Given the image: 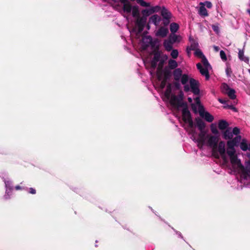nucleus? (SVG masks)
I'll return each mask as SVG.
<instances>
[{"mask_svg": "<svg viewBox=\"0 0 250 250\" xmlns=\"http://www.w3.org/2000/svg\"><path fill=\"white\" fill-rule=\"evenodd\" d=\"M226 152L234 170L241 173L244 178H249L250 176V161L246 162L244 166L238 158L235 149H227Z\"/></svg>", "mask_w": 250, "mask_h": 250, "instance_id": "nucleus-1", "label": "nucleus"}, {"mask_svg": "<svg viewBox=\"0 0 250 250\" xmlns=\"http://www.w3.org/2000/svg\"><path fill=\"white\" fill-rule=\"evenodd\" d=\"M219 137L210 134H206L205 132H201L199 134L197 139V145L199 148L206 145L212 149H215L217 146Z\"/></svg>", "mask_w": 250, "mask_h": 250, "instance_id": "nucleus-2", "label": "nucleus"}, {"mask_svg": "<svg viewBox=\"0 0 250 250\" xmlns=\"http://www.w3.org/2000/svg\"><path fill=\"white\" fill-rule=\"evenodd\" d=\"M182 96L181 93L179 97L171 94V85L169 84L167 87V89L163 95V100L168 101L172 107L178 108L182 105Z\"/></svg>", "mask_w": 250, "mask_h": 250, "instance_id": "nucleus-3", "label": "nucleus"}, {"mask_svg": "<svg viewBox=\"0 0 250 250\" xmlns=\"http://www.w3.org/2000/svg\"><path fill=\"white\" fill-rule=\"evenodd\" d=\"M180 79L181 83L184 85L185 91L191 90L195 95L199 94L198 82L195 80L189 79L187 74H183Z\"/></svg>", "mask_w": 250, "mask_h": 250, "instance_id": "nucleus-4", "label": "nucleus"}, {"mask_svg": "<svg viewBox=\"0 0 250 250\" xmlns=\"http://www.w3.org/2000/svg\"><path fill=\"white\" fill-rule=\"evenodd\" d=\"M123 4L122 9H120V12L122 14H129L132 12L133 17H138L139 15V9L138 6H132L128 0H119Z\"/></svg>", "mask_w": 250, "mask_h": 250, "instance_id": "nucleus-5", "label": "nucleus"}, {"mask_svg": "<svg viewBox=\"0 0 250 250\" xmlns=\"http://www.w3.org/2000/svg\"><path fill=\"white\" fill-rule=\"evenodd\" d=\"M195 102L197 104L198 107V111L200 116L204 119L207 122L210 123L214 120L213 116L211 115L208 112L206 111L204 107L200 103V99L199 97H196L194 99Z\"/></svg>", "mask_w": 250, "mask_h": 250, "instance_id": "nucleus-6", "label": "nucleus"}, {"mask_svg": "<svg viewBox=\"0 0 250 250\" xmlns=\"http://www.w3.org/2000/svg\"><path fill=\"white\" fill-rule=\"evenodd\" d=\"M136 18L135 22V26L132 29L131 31L129 30L131 34L135 33L137 36L140 34L144 29V26L146 21V17H140L139 15L138 17H135Z\"/></svg>", "mask_w": 250, "mask_h": 250, "instance_id": "nucleus-7", "label": "nucleus"}, {"mask_svg": "<svg viewBox=\"0 0 250 250\" xmlns=\"http://www.w3.org/2000/svg\"><path fill=\"white\" fill-rule=\"evenodd\" d=\"M202 63L203 66L201 63H198L196 64V66L201 74L205 76L206 80H208L209 78L208 69L211 68V66L205 57L202 59Z\"/></svg>", "mask_w": 250, "mask_h": 250, "instance_id": "nucleus-8", "label": "nucleus"}, {"mask_svg": "<svg viewBox=\"0 0 250 250\" xmlns=\"http://www.w3.org/2000/svg\"><path fill=\"white\" fill-rule=\"evenodd\" d=\"M159 58L160 56L156 53L152 60H149L148 58H146L143 59V62L146 68L148 66H150L151 68L154 69L157 66V62L159 60Z\"/></svg>", "mask_w": 250, "mask_h": 250, "instance_id": "nucleus-9", "label": "nucleus"}, {"mask_svg": "<svg viewBox=\"0 0 250 250\" xmlns=\"http://www.w3.org/2000/svg\"><path fill=\"white\" fill-rule=\"evenodd\" d=\"M182 120L184 123L187 125H192L193 122L191 119L190 114L187 107H184L182 109Z\"/></svg>", "mask_w": 250, "mask_h": 250, "instance_id": "nucleus-10", "label": "nucleus"}, {"mask_svg": "<svg viewBox=\"0 0 250 250\" xmlns=\"http://www.w3.org/2000/svg\"><path fill=\"white\" fill-rule=\"evenodd\" d=\"M242 140L241 136L237 135L234 138L228 141L227 149H235L234 146H238Z\"/></svg>", "mask_w": 250, "mask_h": 250, "instance_id": "nucleus-11", "label": "nucleus"}, {"mask_svg": "<svg viewBox=\"0 0 250 250\" xmlns=\"http://www.w3.org/2000/svg\"><path fill=\"white\" fill-rule=\"evenodd\" d=\"M152 38L150 36H145L142 38L141 42L142 51L146 50L147 48L151 44Z\"/></svg>", "mask_w": 250, "mask_h": 250, "instance_id": "nucleus-12", "label": "nucleus"}, {"mask_svg": "<svg viewBox=\"0 0 250 250\" xmlns=\"http://www.w3.org/2000/svg\"><path fill=\"white\" fill-rule=\"evenodd\" d=\"M185 129L188 133L191 135V139L195 142L197 143V139L196 138V132L195 128L193 127V123L191 125H187V126L185 127Z\"/></svg>", "mask_w": 250, "mask_h": 250, "instance_id": "nucleus-13", "label": "nucleus"}, {"mask_svg": "<svg viewBox=\"0 0 250 250\" xmlns=\"http://www.w3.org/2000/svg\"><path fill=\"white\" fill-rule=\"evenodd\" d=\"M5 186L6 188L5 194L4 195L5 199H8L10 198L12 194V190L13 188L12 187V183L9 181H4Z\"/></svg>", "mask_w": 250, "mask_h": 250, "instance_id": "nucleus-14", "label": "nucleus"}, {"mask_svg": "<svg viewBox=\"0 0 250 250\" xmlns=\"http://www.w3.org/2000/svg\"><path fill=\"white\" fill-rule=\"evenodd\" d=\"M218 150L221 156L223 158L225 162L227 161V158L226 157V149H225V143L223 141H221L218 146Z\"/></svg>", "mask_w": 250, "mask_h": 250, "instance_id": "nucleus-15", "label": "nucleus"}, {"mask_svg": "<svg viewBox=\"0 0 250 250\" xmlns=\"http://www.w3.org/2000/svg\"><path fill=\"white\" fill-rule=\"evenodd\" d=\"M168 33V30L167 28L161 27L156 32L157 37L164 38L166 37Z\"/></svg>", "mask_w": 250, "mask_h": 250, "instance_id": "nucleus-16", "label": "nucleus"}, {"mask_svg": "<svg viewBox=\"0 0 250 250\" xmlns=\"http://www.w3.org/2000/svg\"><path fill=\"white\" fill-rule=\"evenodd\" d=\"M239 146L243 151H250V143H249L248 140L245 139L242 140L239 144Z\"/></svg>", "mask_w": 250, "mask_h": 250, "instance_id": "nucleus-17", "label": "nucleus"}, {"mask_svg": "<svg viewBox=\"0 0 250 250\" xmlns=\"http://www.w3.org/2000/svg\"><path fill=\"white\" fill-rule=\"evenodd\" d=\"M161 21V18L158 15H154L149 19V23L158 26Z\"/></svg>", "mask_w": 250, "mask_h": 250, "instance_id": "nucleus-18", "label": "nucleus"}, {"mask_svg": "<svg viewBox=\"0 0 250 250\" xmlns=\"http://www.w3.org/2000/svg\"><path fill=\"white\" fill-rule=\"evenodd\" d=\"M233 137V135L231 131V128H227L225 131L223 132V137L225 139H231Z\"/></svg>", "mask_w": 250, "mask_h": 250, "instance_id": "nucleus-19", "label": "nucleus"}, {"mask_svg": "<svg viewBox=\"0 0 250 250\" xmlns=\"http://www.w3.org/2000/svg\"><path fill=\"white\" fill-rule=\"evenodd\" d=\"M173 44V43L169 39L165 40L163 43L164 46L167 51H170L172 50Z\"/></svg>", "mask_w": 250, "mask_h": 250, "instance_id": "nucleus-20", "label": "nucleus"}, {"mask_svg": "<svg viewBox=\"0 0 250 250\" xmlns=\"http://www.w3.org/2000/svg\"><path fill=\"white\" fill-rule=\"evenodd\" d=\"M182 71L180 68H176L173 71V77L175 80L178 81L182 76Z\"/></svg>", "mask_w": 250, "mask_h": 250, "instance_id": "nucleus-21", "label": "nucleus"}, {"mask_svg": "<svg viewBox=\"0 0 250 250\" xmlns=\"http://www.w3.org/2000/svg\"><path fill=\"white\" fill-rule=\"evenodd\" d=\"M169 39L174 43L175 42H179L181 40V37L174 33H171L169 37Z\"/></svg>", "mask_w": 250, "mask_h": 250, "instance_id": "nucleus-22", "label": "nucleus"}, {"mask_svg": "<svg viewBox=\"0 0 250 250\" xmlns=\"http://www.w3.org/2000/svg\"><path fill=\"white\" fill-rule=\"evenodd\" d=\"M229 125L228 122L225 120H221L218 122V127L221 130L227 129Z\"/></svg>", "mask_w": 250, "mask_h": 250, "instance_id": "nucleus-23", "label": "nucleus"}, {"mask_svg": "<svg viewBox=\"0 0 250 250\" xmlns=\"http://www.w3.org/2000/svg\"><path fill=\"white\" fill-rule=\"evenodd\" d=\"M200 7L198 10V14L203 17H207L208 14L207 10L203 5H200Z\"/></svg>", "mask_w": 250, "mask_h": 250, "instance_id": "nucleus-24", "label": "nucleus"}, {"mask_svg": "<svg viewBox=\"0 0 250 250\" xmlns=\"http://www.w3.org/2000/svg\"><path fill=\"white\" fill-rule=\"evenodd\" d=\"M161 15L163 19H170L171 14L166 8L163 7L161 10Z\"/></svg>", "mask_w": 250, "mask_h": 250, "instance_id": "nucleus-25", "label": "nucleus"}, {"mask_svg": "<svg viewBox=\"0 0 250 250\" xmlns=\"http://www.w3.org/2000/svg\"><path fill=\"white\" fill-rule=\"evenodd\" d=\"M238 57L239 59L244 61L246 62H248L249 61V59L248 57L245 56L244 55V51L243 50H239L238 52Z\"/></svg>", "mask_w": 250, "mask_h": 250, "instance_id": "nucleus-26", "label": "nucleus"}, {"mask_svg": "<svg viewBox=\"0 0 250 250\" xmlns=\"http://www.w3.org/2000/svg\"><path fill=\"white\" fill-rule=\"evenodd\" d=\"M168 65L170 69H174L178 66V63L176 61L173 59H170L168 62Z\"/></svg>", "mask_w": 250, "mask_h": 250, "instance_id": "nucleus-27", "label": "nucleus"}, {"mask_svg": "<svg viewBox=\"0 0 250 250\" xmlns=\"http://www.w3.org/2000/svg\"><path fill=\"white\" fill-rule=\"evenodd\" d=\"M210 130L212 134L214 135V136H217L219 137V132L217 128L216 124H212L210 125Z\"/></svg>", "mask_w": 250, "mask_h": 250, "instance_id": "nucleus-28", "label": "nucleus"}, {"mask_svg": "<svg viewBox=\"0 0 250 250\" xmlns=\"http://www.w3.org/2000/svg\"><path fill=\"white\" fill-rule=\"evenodd\" d=\"M179 25L175 22H172L170 25V30L171 33H176L179 29Z\"/></svg>", "mask_w": 250, "mask_h": 250, "instance_id": "nucleus-29", "label": "nucleus"}, {"mask_svg": "<svg viewBox=\"0 0 250 250\" xmlns=\"http://www.w3.org/2000/svg\"><path fill=\"white\" fill-rule=\"evenodd\" d=\"M197 126L198 129L201 131V132H204L203 130L205 127V124L201 120L197 121Z\"/></svg>", "mask_w": 250, "mask_h": 250, "instance_id": "nucleus-30", "label": "nucleus"}, {"mask_svg": "<svg viewBox=\"0 0 250 250\" xmlns=\"http://www.w3.org/2000/svg\"><path fill=\"white\" fill-rule=\"evenodd\" d=\"M227 94L231 99L233 100L236 98L235 91L233 89L230 88Z\"/></svg>", "mask_w": 250, "mask_h": 250, "instance_id": "nucleus-31", "label": "nucleus"}, {"mask_svg": "<svg viewBox=\"0 0 250 250\" xmlns=\"http://www.w3.org/2000/svg\"><path fill=\"white\" fill-rule=\"evenodd\" d=\"M142 13L143 15V17H146V18L147 17L152 14L150 8L143 10L142 11Z\"/></svg>", "mask_w": 250, "mask_h": 250, "instance_id": "nucleus-32", "label": "nucleus"}, {"mask_svg": "<svg viewBox=\"0 0 250 250\" xmlns=\"http://www.w3.org/2000/svg\"><path fill=\"white\" fill-rule=\"evenodd\" d=\"M198 43L197 42H195L194 41H193V42L191 43L190 46L189 47H188V50L189 49L190 50H196V49H198Z\"/></svg>", "mask_w": 250, "mask_h": 250, "instance_id": "nucleus-33", "label": "nucleus"}, {"mask_svg": "<svg viewBox=\"0 0 250 250\" xmlns=\"http://www.w3.org/2000/svg\"><path fill=\"white\" fill-rule=\"evenodd\" d=\"M171 51V53H170L171 57L173 59H176V58H177L178 55H179V52H178V50L172 49V50Z\"/></svg>", "mask_w": 250, "mask_h": 250, "instance_id": "nucleus-34", "label": "nucleus"}, {"mask_svg": "<svg viewBox=\"0 0 250 250\" xmlns=\"http://www.w3.org/2000/svg\"><path fill=\"white\" fill-rule=\"evenodd\" d=\"M194 54L196 56L200 58H201V59H203L204 57H205L202 52L199 49H196L194 52Z\"/></svg>", "mask_w": 250, "mask_h": 250, "instance_id": "nucleus-35", "label": "nucleus"}, {"mask_svg": "<svg viewBox=\"0 0 250 250\" xmlns=\"http://www.w3.org/2000/svg\"><path fill=\"white\" fill-rule=\"evenodd\" d=\"M222 91L226 93L230 89V88L229 86V85L226 83H223L222 85Z\"/></svg>", "mask_w": 250, "mask_h": 250, "instance_id": "nucleus-36", "label": "nucleus"}, {"mask_svg": "<svg viewBox=\"0 0 250 250\" xmlns=\"http://www.w3.org/2000/svg\"><path fill=\"white\" fill-rule=\"evenodd\" d=\"M199 5H203L204 6L206 5L208 8H211L212 7V4L209 1H206L204 2H200Z\"/></svg>", "mask_w": 250, "mask_h": 250, "instance_id": "nucleus-37", "label": "nucleus"}, {"mask_svg": "<svg viewBox=\"0 0 250 250\" xmlns=\"http://www.w3.org/2000/svg\"><path fill=\"white\" fill-rule=\"evenodd\" d=\"M150 8V10H151L152 14L155 12H159L161 9L160 6H158V5L151 7Z\"/></svg>", "mask_w": 250, "mask_h": 250, "instance_id": "nucleus-38", "label": "nucleus"}, {"mask_svg": "<svg viewBox=\"0 0 250 250\" xmlns=\"http://www.w3.org/2000/svg\"><path fill=\"white\" fill-rule=\"evenodd\" d=\"M220 56L221 59L223 61H226L227 60V56L225 52L223 50H221L220 52Z\"/></svg>", "mask_w": 250, "mask_h": 250, "instance_id": "nucleus-39", "label": "nucleus"}, {"mask_svg": "<svg viewBox=\"0 0 250 250\" xmlns=\"http://www.w3.org/2000/svg\"><path fill=\"white\" fill-rule=\"evenodd\" d=\"M231 131L233 135H235L237 136V135L240 133V130L237 127H234L233 129L231 130Z\"/></svg>", "mask_w": 250, "mask_h": 250, "instance_id": "nucleus-40", "label": "nucleus"}, {"mask_svg": "<svg viewBox=\"0 0 250 250\" xmlns=\"http://www.w3.org/2000/svg\"><path fill=\"white\" fill-rule=\"evenodd\" d=\"M226 73L228 77H230L232 71L230 67L227 66V67L226 69Z\"/></svg>", "mask_w": 250, "mask_h": 250, "instance_id": "nucleus-41", "label": "nucleus"}, {"mask_svg": "<svg viewBox=\"0 0 250 250\" xmlns=\"http://www.w3.org/2000/svg\"><path fill=\"white\" fill-rule=\"evenodd\" d=\"M166 80H163L161 81L160 84V88L162 90L166 86Z\"/></svg>", "mask_w": 250, "mask_h": 250, "instance_id": "nucleus-42", "label": "nucleus"}, {"mask_svg": "<svg viewBox=\"0 0 250 250\" xmlns=\"http://www.w3.org/2000/svg\"><path fill=\"white\" fill-rule=\"evenodd\" d=\"M212 28L216 33H218L219 32V28L217 25H212Z\"/></svg>", "mask_w": 250, "mask_h": 250, "instance_id": "nucleus-43", "label": "nucleus"}, {"mask_svg": "<svg viewBox=\"0 0 250 250\" xmlns=\"http://www.w3.org/2000/svg\"><path fill=\"white\" fill-rule=\"evenodd\" d=\"M169 19H163V23L165 25H167L170 21H169Z\"/></svg>", "mask_w": 250, "mask_h": 250, "instance_id": "nucleus-44", "label": "nucleus"}, {"mask_svg": "<svg viewBox=\"0 0 250 250\" xmlns=\"http://www.w3.org/2000/svg\"><path fill=\"white\" fill-rule=\"evenodd\" d=\"M29 192L30 193L34 194L36 193V190L34 188H29Z\"/></svg>", "mask_w": 250, "mask_h": 250, "instance_id": "nucleus-45", "label": "nucleus"}, {"mask_svg": "<svg viewBox=\"0 0 250 250\" xmlns=\"http://www.w3.org/2000/svg\"><path fill=\"white\" fill-rule=\"evenodd\" d=\"M213 47L215 52H218L219 50V47L217 46L214 45Z\"/></svg>", "mask_w": 250, "mask_h": 250, "instance_id": "nucleus-46", "label": "nucleus"}, {"mask_svg": "<svg viewBox=\"0 0 250 250\" xmlns=\"http://www.w3.org/2000/svg\"><path fill=\"white\" fill-rule=\"evenodd\" d=\"M218 101H219V102L220 103L223 104H225V103H226V101H225V100H223V99H218Z\"/></svg>", "mask_w": 250, "mask_h": 250, "instance_id": "nucleus-47", "label": "nucleus"}, {"mask_svg": "<svg viewBox=\"0 0 250 250\" xmlns=\"http://www.w3.org/2000/svg\"><path fill=\"white\" fill-rule=\"evenodd\" d=\"M15 189L16 190H19V189H23V188L19 186H17L15 187Z\"/></svg>", "mask_w": 250, "mask_h": 250, "instance_id": "nucleus-48", "label": "nucleus"}, {"mask_svg": "<svg viewBox=\"0 0 250 250\" xmlns=\"http://www.w3.org/2000/svg\"><path fill=\"white\" fill-rule=\"evenodd\" d=\"M188 101L189 102L191 103L192 101V98L190 97L188 98Z\"/></svg>", "mask_w": 250, "mask_h": 250, "instance_id": "nucleus-49", "label": "nucleus"}, {"mask_svg": "<svg viewBox=\"0 0 250 250\" xmlns=\"http://www.w3.org/2000/svg\"><path fill=\"white\" fill-rule=\"evenodd\" d=\"M176 233H177V234H178V235H179L180 237H182V235H181V233L180 232H176Z\"/></svg>", "mask_w": 250, "mask_h": 250, "instance_id": "nucleus-50", "label": "nucleus"}, {"mask_svg": "<svg viewBox=\"0 0 250 250\" xmlns=\"http://www.w3.org/2000/svg\"><path fill=\"white\" fill-rule=\"evenodd\" d=\"M190 51H191V50H190L189 49H188V48H187V53H188V54H189V52H190Z\"/></svg>", "mask_w": 250, "mask_h": 250, "instance_id": "nucleus-51", "label": "nucleus"}, {"mask_svg": "<svg viewBox=\"0 0 250 250\" xmlns=\"http://www.w3.org/2000/svg\"><path fill=\"white\" fill-rule=\"evenodd\" d=\"M248 12L249 13L250 15V9H249L248 10Z\"/></svg>", "mask_w": 250, "mask_h": 250, "instance_id": "nucleus-52", "label": "nucleus"}, {"mask_svg": "<svg viewBox=\"0 0 250 250\" xmlns=\"http://www.w3.org/2000/svg\"><path fill=\"white\" fill-rule=\"evenodd\" d=\"M126 19L127 20H128V19L127 17H126Z\"/></svg>", "mask_w": 250, "mask_h": 250, "instance_id": "nucleus-53", "label": "nucleus"}, {"mask_svg": "<svg viewBox=\"0 0 250 250\" xmlns=\"http://www.w3.org/2000/svg\"><path fill=\"white\" fill-rule=\"evenodd\" d=\"M115 1H116L117 0H114Z\"/></svg>", "mask_w": 250, "mask_h": 250, "instance_id": "nucleus-54", "label": "nucleus"}, {"mask_svg": "<svg viewBox=\"0 0 250 250\" xmlns=\"http://www.w3.org/2000/svg\"><path fill=\"white\" fill-rule=\"evenodd\" d=\"M249 178H250V177H249Z\"/></svg>", "mask_w": 250, "mask_h": 250, "instance_id": "nucleus-55", "label": "nucleus"}]
</instances>
